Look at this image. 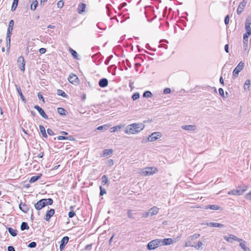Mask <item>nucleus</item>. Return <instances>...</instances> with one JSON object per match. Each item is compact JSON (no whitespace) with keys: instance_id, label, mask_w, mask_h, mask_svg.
<instances>
[{"instance_id":"nucleus-40","label":"nucleus","mask_w":251,"mask_h":251,"mask_svg":"<svg viewBox=\"0 0 251 251\" xmlns=\"http://www.w3.org/2000/svg\"><path fill=\"white\" fill-rule=\"evenodd\" d=\"M151 96L152 93L149 91H147L143 94V97L145 98H151Z\"/></svg>"},{"instance_id":"nucleus-48","label":"nucleus","mask_w":251,"mask_h":251,"mask_svg":"<svg viewBox=\"0 0 251 251\" xmlns=\"http://www.w3.org/2000/svg\"><path fill=\"white\" fill-rule=\"evenodd\" d=\"M36 245H37V244H36V242H32L28 244V247H29L30 248H35Z\"/></svg>"},{"instance_id":"nucleus-34","label":"nucleus","mask_w":251,"mask_h":251,"mask_svg":"<svg viewBox=\"0 0 251 251\" xmlns=\"http://www.w3.org/2000/svg\"><path fill=\"white\" fill-rule=\"evenodd\" d=\"M57 112L61 115H66L67 112L66 110L62 107L58 108Z\"/></svg>"},{"instance_id":"nucleus-26","label":"nucleus","mask_w":251,"mask_h":251,"mask_svg":"<svg viewBox=\"0 0 251 251\" xmlns=\"http://www.w3.org/2000/svg\"><path fill=\"white\" fill-rule=\"evenodd\" d=\"M39 129L43 137L47 138L48 136L46 132V129L44 126L40 125L39 126Z\"/></svg>"},{"instance_id":"nucleus-55","label":"nucleus","mask_w":251,"mask_h":251,"mask_svg":"<svg viewBox=\"0 0 251 251\" xmlns=\"http://www.w3.org/2000/svg\"><path fill=\"white\" fill-rule=\"evenodd\" d=\"M38 97L40 100H42L44 103L45 102V100L43 98V97L42 95L41 94V93L40 92L38 93Z\"/></svg>"},{"instance_id":"nucleus-7","label":"nucleus","mask_w":251,"mask_h":251,"mask_svg":"<svg viewBox=\"0 0 251 251\" xmlns=\"http://www.w3.org/2000/svg\"><path fill=\"white\" fill-rule=\"evenodd\" d=\"M161 136V134L159 132H155L152 133L148 138V141L152 142L159 138Z\"/></svg>"},{"instance_id":"nucleus-46","label":"nucleus","mask_w":251,"mask_h":251,"mask_svg":"<svg viewBox=\"0 0 251 251\" xmlns=\"http://www.w3.org/2000/svg\"><path fill=\"white\" fill-rule=\"evenodd\" d=\"M140 97V95L138 93H135L132 96L133 100H135L138 99Z\"/></svg>"},{"instance_id":"nucleus-5","label":"nucleus","mask_w":251,"mask_h":251,"mask_svg":"<svg viewBox=\"0 0 251 251\" xmlns=\"http://www.w3.org/2000/svg\"><path fill=\"white\" fill-rule=\"evenodd\" d=\"M162 240L160 239H155L150 242L147 245V249L149 250H152L156 249L161 245Z\"/></svg>"},{"instance_id":"nucleus-45","label":"nucleus","mask_w":251,"mask_h":251,"mask_svg":"<svg viewBox=\"0 0 251 251\" xmlns=\"http://www.w3.org/2000/svg\"><path fill=\"white\" fill-rule=\"evenodd\" d=\"M229 236H231L232 240L237 241L238 242L242 241V239L237 237L236 236L230 234Z\"/></svg>"},{"instance_id":"nucleus-14","label":"nucleus","mask_w":251,"mask_h":251,"mask_svg":"<svg viewBox=\"0 0 251 251\" xmlns=\"http://www.w3.org/2000/svg\"><path fill=\"white\" fill-rule=\"evenodd\" d=\"M246 3H247V2L245 1V0H244L243 1H242L240 3V4L238 6V7L237 8V13L239 15L242 13L245 7L246 6Z\"/></svg>"},{"instance_id":"nucleus-62","label":"nucleus","mask_w":251,"mask_h":251,"mask_svg":"<svg viewBox=\"0 0 251 251\" xmlns=\"http://www.w3.org/2000/svg\"><path fill=\"white\" fill-rule=\"evenodd\" d=\"M149 216H150V214L149 213V210L148 211V212L144 213L143 215V217L145 218H147Z\"/></svg>"},{"instance_id":"nucleus-47","label":"nucleus","mask_w":251,"mask_h":251,"mask_svg":"<svg viewBox=\"0 0 251 251\" xmlns=\"http://www.w3.org/2000/svg\"><path fill=\"white\" fill-rule=\"evenodd\" d=\"M100 196H103L106 193L105 189L102 188L101 186H100Z\"/></svg>"},{"instance_id":"nucleus-3","label":"nucleus","mask_w":251,"mask_h":251,"mask_svg":"<svg viewBox=\"0 0 251 251\" xmlns=\"http://www.w3.org/2000/svg\"><path fill=\"white\" fill-rule=\"evenodd\" d=\"M126 11H128L126 14L128 16H126V20H128V23L129 25H132L134 22V15L135 13V10L130 5L128 6V9H126Z\"/></svg>"},{"instance_id":"nucleus-19","label":"nucleus","mask_w":251,"mask_h":251,"mask_svg":"<svg viewBox=\"0 0 251 251\" xmlns=\"http://www.w3.org/2000/svg\"><path fill=\"white\" fill-rule=\"evenodd\" d=\"M206 225L210 227H223L224 226V225L217 223H207Z\"/></svg>"},{"instance_id":"nucleus-50","label":"nucleus","mask_w":251,"mask_h":251,"mask_svg":"<svg viewBox=\"0 0 251 251\" xmlns=\"http://www.w3.org/2000/svg\"><path fill=\"white\" fill-rule=\"evenodd\" d=\"M64 5V2L63 0H59L57 3V7L58 8H62Z\"/></svg>"},{"instance_id":"nucleus-8","label":"nucleus","mask_w":251,"mask_h":251,"mask_svg":"<svg viewBox=\"0 0 251 251\" xmlns=\"http://www.w3.org/2000/svg\"><path fill=\"white\" fill-rule=\"evenodd\" d=\"M251 17H248L246 19V23H245V29L247 31L246 33H247V34L248 35H251Z\"/></svg>"},{"instance_id":"nucleus-51","label":"nucleus","mask_w":251,"mask_h":251,"mask_svg":"<svg viewBox=\"0 0 251 251\" xmlns=\"http://www.w3.org/2000/svg\"><path fill=\"white\" fill-rule=\"evenodd\" d=\"M47 131L48 134L49 135H54V133L53 131L51 129L48 128V129H47Z\"/></svg>"},{"instance_id":"nucleus-42","label":"nucleus","mask_w":251,"mask_h":251,"mask_svg":"<svg viewBox=\"0 0 251 251\" xmlns=\"http://www.w3.org/2000/svg\"><path fill=\"white\" fill-rule=\"evenodd\" d=\"M108 126L107 125L101 126L97 127V129L99 130H106L108 129Z\"/></svg>"},{"instance_id":"nucleus-41","label":"nucleus","mask_w":251,"mask_h":251,"mask_svg":"<svg viewBox=\"0 0 251 251\" xmlns=\"http://www.w3.org/2000/svg\"><path fill=\"white\" fill-rule=\"evenodd\" d=\"M101 179H102V183L103 185L106 184L108 181V179L107 178V176L105 175L102 176L101 177Z\"/></svg>"},{"instance_id":"nucleus-9","label":"nucleus","mask_w":251,"mask_h":251,"mask_svg":"<svg viewBox=\"0 0 251 251\" xmlns=\"http://www.w3.org/2000/svg\"><path fill=\"white\" fill-rule=\"evenodd\" d=\"M247 190V187L245 188L242 189L233 190L228 192L229 195H234L240 196L242 195Z\"/></svg>"},{"instance_id":"nucleus-30","label":"nucleus","mask_w":251,"mask_h":251,"mask_svg":"<svg viewBox=\"0 0 251 251\" xmlns=\"http://www.w3.org/2000/svg\"><path fill=\"white\" fill-rule=\"evenodd\" d=\"M69 50L71 53L72 54V55H73V56L74 57V58L76 59H78V55L76 51L74 50L71 48H69Z\"/></svg>"},{"instance_id":"nucleus-2","label":"nucleus","mask_w":251,"mask_h":251,"mask_svg":"<svg viewBox=\"0 0 251 251\" xmlns=\"http://www.w3.org/2000/svg\"><path fill=\"white\" fill-rule=\"evenodd\" d=\"M52 203L53 200L52 199H43L35 203L34 207L36 210H39L45 207L46 205H51Z\"/></svg>"},{"instance_id":"nucleus-4","label":"nucleus","mask_w":251,"mask_h":251,"mask_svg":"<svg viewBox=\"0 0 251 251\" xmlns=\"http://www.w3.org/2000/svg\"><path fill=\"white\" fill-rule=\"evenodd\" d=\"M157 171L156 168L147 167L144 168L141 171V175L144 176H150L155 174Z\"/></svg>"},{"instance_id":"nucleus-15","label":"nucleus","mask_w":251,"mask_h":251,"mask_svg":"<svg viewBox=\"0 0 251 251\" xmlns=\"http://www.w3.org/2000/svg\"><path fill=\"white\" fill-rule=\"evenodd\" d=\"M68 241H69V237L68 236H65V237H63V238L61 240V244L59 246L60 251H62L64 249L65 246L68 242Z\"/></svg>"},{"instance_id":"nucleus-27","label":"nucleus","mask_w":251,"mask_h":251,"mask_svg":"<svg viewBox=\"0 0 251 251\" xmlns=\"http://www.w3.org/2000/svg\"><path fill=\"white\" fill-rule=\"evenodd\" d=\"M113 152L112 149H105L103 151V156H107L111 154Z\"/></svg>"},{"instance_id":"nucleus-16","label":"nucleus","mask_w":251,"mask_h":251,"mask_svg":"<svg viewBox=\"0 0 251 251\" xmlns=\"http://www.w3.org/2000/svg\"><path fill=\"white\" fill-rule=\"evenodd\" d=\"M108 83V80L105 78H103L100 80L99 85L100 87L104 88L107 86Z\"/></svg>"},{"instance_id":"nucleus-20","label":"nucleus","mask_w":251,"mask_h":251,"mask_svg":"<svg viewBox=\"0 0 251 251\" xmlns=\"http://www.w3.org/2000/svg\"><path fill=\"white\" fill-rule=\"evenodd\" d=\"M182 129L189 130L194 131L196 129V126L195 125H186L181 126Z\"/></svg>"},{"instance_id":"nucleus-24","label":"nucleus","mask_w":251,"mask_h":251,"mask_svg":"<svg viewBox=\"0 0 251 251\" xmlns=\"http://www.w3.org/2000/svg\"><path fill=\"white\" fill-rule=\"evenodd\" d=\"M86 8V4L83 3H81L79 4L78 7V12L79 14L82 13L85 11V9Z\"/></svg>"},{"instance_id":"nucleus-23","label":"nucleus","mask_w":251,"mask_h":251,"mask_svg":"<svg viewBox=\"0 0 251 251\" xmlns=\"http://www.w3.org/2000/svg\"><path fill=\"white\" fill-rule=\"evenodd\" d=\"M15 87L16 88V90L19 94L22 100L24 102H25L26 100L25 98L24 97V95L22 94V91L21 90V88L19 86H18L17 85H15Z\"/></svg>"},{"instance_id":"nucleus-44","label":"nucleus","mask_w":251,"mask_h":251,"mask_svg":"<svg viewBox=\"0 0 251 251\" xmlns=\"http://www.w3.org/2000/svg\"><path fill=\"white\" fill-rule=\"evenodd\" d=\"M251 84V81L249 79H247L246 80L245 83L244 84V89H246V87H247L248 89L249 88L250 85Z\"/></svg>"},{"instance_id":"nucleus-11","label":"nucleus","mask_w":251,"mask_h":251,"mask_svg":"<svg viewBox=\"0 0 251 251\" xmlns=\"http://www.w3.org/2000/svg\"><path fill=\"white\" fill-rule=\"evenodd\" d=\"M68 81L72 83V84H75L77 83L78 78V77L75 75L74 74H71L68 78Z\"/></svg>"},{"instance_id":"nucleus-25","label":"nucleus","mask_w":251,"mask_h":251,"mask_svg":"<svg viewBox=\"0 0 251 251\" xmlns=\"http://www.w3.org/2000/svg\"><path fill=\"white\" fill-rule=\"evenodd\" d=\"M205 209H210L212 210H220L221 209V207L217 204L208 205L205 207Z\"/></svg>"},{"instance_id":"nucleus-54","label":"nucleus","mask_w":251,"mask_h":251,"mask_svg":"<svg viewBox=\"0 0 251 251\" xmlns=\"http://www.w3.org/2000/svg\"><path fill=\"white\" fill-rule=\"evenodd\" d=\"M163 93L165 94H170L171 93V89L169 88H166L164 90Z\"/></svg>"},{"instance_id":"nucleus-33","label":"nucleus","mask_w":251,"mask_h":251,"mask_svg":"<svg viewBox=\"0 0 251 251\" xmlns=\"http://www.w3.org/2000/svg\"><path fill=\"white\" fill-rule=\"evenodd\" d=\"M245 241H242L240 243V246L245 251H250V249L246 247Z\"/></svg>"},{"instance_id":"nucleus-38","label":"nucleus","mask_w":251,"mask_h":251,"mask_svg":"<svg viewBox=\"0 0 251 251\" xmlns=\"http://www.w3.org/2000/svg\"><path fill=\"white\" fill-rule=\"evenodd\" d=\"M14 22L13 20L10 21L9 23L7 31H12L13 30Z\"/></svg>"},{"instance_id":"nucleus-56","label":"nucleus","mask_w":251,"mask_h":251,"mask_svg":"<svg viewBox=\"0 0 251 251\" xmlns=\"http://www.w3.org/2000/svg\"><path fill=\"white\" fill-rule=\"evenodd\" d=\"M75 215V212L73 211H70L68 213V216L69 218H72Z\"/></svg>"},{"instance_id":"nucleus-43","label":"nucleus","mask_w":251,"mask_h":251,"mask_svg":"<svg viewBox=\"0 0 251 251\" xmlns=\"http://www.w3.org/2000/svg\"><path fill=\"white\" fill-rule=\"evenodd\" d=\"M127 214H128V216L129 218H130V219H134L135 218V217L134 216V215L135 214V213H133L131 210H128Z\"/></svg>"},{"instance_id":"nucleus-59","label":"nucleus","mask_w":251,"mask_h":251,"mask_svg":"<svg viewBox=\"0 0 251 251\" xmlns=\"http://www.w3.org/2000/svg\"><path fill=\"white\" fill-rule=\"evenodd\" d=\"M57 138L58 140H67V137L64 136H59Z\"/></svg>"},{"instance_id":"nucleus-18","label":"nucleus","mask_w":251,"mask_h":251,"mask_svg":"<svg viewBox=\"0 0 251 251\" xmlns=\"http://www.w3.org/2000/svg\"><path fill=\"white\" fill-rule=\"evenodd\" d=\"M12 31H7L6 35V47L7 49L9 50L10 47V38Z\"/></svg>"},{"instance_id":"nucleus-22","label":"nucleus","mask_w":251,"mask_h":251,"mask_svg":"<svg viewBox=\"0 0 251 251\" xmlns=\"http://www.w3.org/2000/svg\"><path fill=\"white\" fill-rule=\"evenodd\" d=\"M19 208L21 210H22L23 212L26 213L28 210L29 208L28 206L25 203H21L19 205Z\"/></svg>"},{"instance_id":"nucleus-36","label":"nucleus","mask_w":251,"mask_h":251,"mask_svg":"<svg viewBox=\"0 0 251 251\" xmlns=\"http://www.w3.org/2000/svg\"><path fill=\"white\" fill-rule=\"evenodd\" d=\"M18 2H19V0H13V2L12 5L11 7V11H14L15 10V9L17 7Z\"/></svg>"},{"instance_id":"nucleus-57","label":"nucleus","mask_w":251,"mask_h":251,"mask_svg":"<svg viewBox=\"0 0 251 251\" xmlns=\"http://www.w3.org/2000/svg\"><path fill=\"white\" fill-rule=\"evenodd\" d=\"M219 92L220 95L222 97H225V96H224V90L222 88H220L219 89Z\"/></svg>"},{"instance_id":"nucleus-52","label":"nucleus","mask_w":251,"mask_h":251,"mask_svg":"<svg viewBox=\"0 0 251 251\" xmlns=\"http://www.w3.org/2000/svg\"><path fill=\"white\" fill-rule=\"evenodd\" d=\"M202 245L203 244L201 242L199 241L198 244L196 246H195V248L197 250H199Z\"/></svg>"},{"instance_id":"nucleus-39","label":"nucleus","mask_w":251,"mask_h":251,"mask_svg":"<svg viewBox=\"0 0 251 251\" xmlns=\"http://www.w3.org/2000/svg\"><path fill=\"white\" fill-rule=\"evenodd\" d=\"M57 91L58 95L61 96H62L64 98H66L67 97V95L62 90L58 89Z\"/></svg>"},{"instance_id":"nucleus-1","label":"nucleus","mask_w":251,"mask_h":251,"mask_svg":"<svg viewBox=\"0 0 251 251\" xmlns=\"http://www.w3.org/2000/svg\"><path fill=\"white\" fill-rule=\"evenodd\" d=\"M145 127V125L142 123H134L128 125L126 127V133L136 134L140 132Z\"/></svg>"},{"instance_id":"nucleus-53","label":"nucleus","mask_w":251,"mask_h":251,"mask_svg":"<svg viewBox=\"0 0 251 251\" xmlns=\"http://www.w3.org/2000/svg\"><path fill=\"white\" fill-rule=\"evenodd\" d=\"M229 20V15H226L225 18V23L226 25L228 24Z\"/></svg>"},{"instance_id":"nucleus-37","label":"nucleus","mask_w":251,"mask_h":251,"mask_svg":"<svg viewBox=\"0 0 251 251\" xmlns=\"http://www.w3.org/2000/svg\"><path fill=\"white\" fill-rule=\"evenodd\" d=\"M41 176V174H40V175L37 176H33L31 177L29 182L30 183H33V182H35L36 181H37L38 179H39L40 178Z\"/></svg>"},{"instance_id":"nucleus-60","label":"nucleus","mask_w":251,"mask_h":251,"mask_svg":"<svg viewBox=\"0 0 251 251\" xmlns=\"http://www.w3.org/2000/svg\"><path fill=\"white\" fill-rule=\"evenodd\" d=\"M245 198L246 199H248V200H251V191L247 194L245 196Z\"/></svg>"},{"instance_id":"nucleus-28","label":"nucleus","mask_w":251,"mask_h":251,"mask_svg":"<svg viewBox=\"0 0 251 251\" xmlns=\"http://www.w3.org/2000/svg\"><path fill=\"white\" fill-rule=\"evenodd\" d=\"M8 230L10 235L13 237L16 236L17 235V230L14 229L11 227H9Z\"/></svg>"},{"instance_id":"nucleus-12","label":"nucleus","mask_w":251,"mask_h":251,"mask_svg":"<svg viewBox=\"0 0 251 251\" xmlns=\"http://www.w3.org/2000/svg\"><path fill=\"white\" fill-rule=\"evenodd\" d=\"M34 108L36 109L40 115L45 119H48V117L47 115L45 113L44 111L38 105H35Z\"/></svg>"},{"instance_id":"nucleus-58","label":"nucleus","mask_w":251,"mask_h":251,"mask_svg":"<svg viewBox=\"0 0 251 251\" xmlns=\"http://www.w3.org/2000/svg\"><path fill=\"white\" fill-rule=\"evenodd\" d=\"M44 156V152H40V153H39V154L36 156H35L34 158L35 159L37 158H42Z\"/></svg>"},{"instance_id":"nucleus-17","label":"nucleus","mask_w":251,"mask_h":251,"mask_svg":"<svg viewBox=\"0 0 251 251\" xmlns=\"http://www.w3.org/2000/svg\"><path fill=\"white\" fill-rule=\"evenodd\" d=\"M159 208L156 206H153L149 210L150 216H152L157 214L158 212Z\"/></svg>"},{"instance_id":"nucleus-61","label":"nucleus","mask_w":251,"mask_h":251,"mask_svg":"<svg viewBox=\"0 0 251 251\" xmlns=\"http://www.w3.org/2000/svg\"><path fill=\"white\" fill-rule=\"evenodd\" d=\"M7 250L8 251H15L14 248L12 246H8Z\"/></svg>"},{"instance_id":"nucleus-35","label":"nucleus","mask_w":251,"mask_h":251,"mask_svg":"<svg viewBox=\"0 0 251 251\" xmlns=\"http://www.w3.org/2000/svg\"><path fill=\"white\" fill-rule=\"evenodd\" d=\"M29 229V226L27 223L26 222H22L21 225V230H24L25 229Z\"/></svg>"},{"instance_id":"nucleus-49","label":"nucleus","mask_w":251,"mask_h":251,"mask_svg":"<svg viewBox=\"0 0 251 251\" xmlns=\"http://www.w3.org/2000/svg\"><path fill=\"white\" fill-rule=\"evenodd\" d=\"M224 238L228 242H229V243L232 242L231 236H229V237H227L226 236H225L224 237Z\"/></svg>"},{"instance_id":"nucleus-6","label":"nucleus","mask_w":251,"mask_h":251,"mask_svg":"<svg viewBox=\"0 0 251 251\" xmlns=\"http://www.w3.org/2000/svg\"><path fill=\"white\" fill-rule=\"evenodd\" d=\"M244 67V63L241 61L239 63L237 66L234 69L233 71V78H236L238 76L239 72L242 70Z\"/></svg>"},{"instance_id":"nucleus-64","label":"nucleus","mask_w":251,"mask_h":251,"mask_svg":"<svg viewBox=\"0 0 251 251\" xmlns=\"http://www.w3.org/2000/svg\"><path fill=\"white\" fill-rule=\"evenodd\" d=\"M200 236V234H195L192 236L193 239H197Z\"/></svg>"},{"instance_id":"nucleus-21","label":"nucleus","mask_w":251,"mask_h":251,"mask_svg":"<svg viewBox=\"0 0 251 251\" xmlns=\"http://www.w3.org/2000/svg\"><path fill=\"white\" fill-rule=\"evenodd\" d=\"M161 240V245H169L173 243V241L172 238H166Z\"/></svg>"},{"instance_id":"nucleus-63","label":"nucleus","mask_w":251,"mask_h":251,"mask_svg":"<svg viewBox=\"0 0 251 251\" xmlns=\"http://www.w3.org/2000/svg\"><path fill=\"white\" fill-rule=\"evenodd\" d=\"M46 50L45 48H40L39 49V52L41 54L45 53L46 52Z\"/></svg>"},{"instance_id":"nucleus-32","label":"nucleus","mask_w":251,"mask_h":251,"mask_svg":"<svg viewBox=\"0 0 251 251\" xmlns=\"http://www.w3.org/2000/svg\"><path fill=\"white\" fill-rule=\"evenodd\" d=\"M38 4V1L37 0L32 1V3L30 6V9L32 10H35Z\"/></svg>"},{"instance_id":"nucleus-10","label":"nucleus","mask_w":251,"mask_h":251,"mask_svg":"<svg viewBox=\"0 0 251 251\" xmlns=\"http://www.w3.org/2000/svg\"><path fill=\"white\" fill-rule=\"evenodd\" d=\"M17 61L19 67L20 68L21 70L24 72L25 70V63L23 56H20V57H19Z\"/></svg>"},{"instance_id":"nucleus-29","label":"nucleus","mask_w":251,"mask_h":251,"mask_svg":"<svg viewBox=\"0 0 251 251\" xmlns=\"http://www.w3.org/2000/svg\"><path fill=\"white\" fill-rule=\"evenodd\" d=\"M250 35H248L247 34V33H246L245 34H244L243 35V43H244V45L245 47H247V45H248V38H249V36H250Z\"/></svg>"},{"instance_id":"nucleus-13","label":"nucleus","mask_w":251,"mask_h":251,"mask_svg":"<svg viewBox=\"0 0 251 251\" xmlns=\"http://www.w3.org/2000/svg\"><path fill=\"white\" fill-rule=\"evenodd\" d=\"M55 210L54 209H50L47 211L44 219L47 221H49L50 218L54 214Z\"/></svg>"},{"instance_id":"nucleus-31","label":"nucleus","mask_w":251,"mask_h":251,"mask_svg":"<svg viewBox=\"0 0 251 251\" xmlns=\"http://www.w3.org/2000/svg\"><path fill=\"white\" fill-rule=\"evenodd\" d=\"M124 127V125H120V126H115L111 127L110 129V131L111 132H114L117 131L118 129H121L122 127Z\"/></svg>"}]
</instances>
